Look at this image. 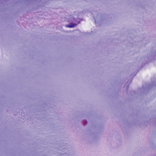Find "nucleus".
Returning <instances> with one entry per match:
<instances>
[{
    "label": "nucleus",
    "mask_w": 156,
    "mask_h": 156,
    "mask_svg": "<svg viewBox=\"0 0 156 156\" xmlns=\"http://www.w3.org/2000/svg\"><path fill=\"white\" fill-rule=\"evenodd\" d=\"M75 25L74 24H71L70 25H69L68 26V27H72L75 26Z\"/></svg>",
    "instance_id": "1"
}]
</instances>
